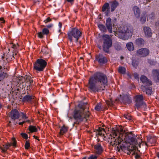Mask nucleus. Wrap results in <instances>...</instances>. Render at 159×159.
<instances>
[{"label": "nucleus", "mask_w": 159, "mask_h": 159, "mask_svg": "<svg viewBox=\"0 0 159 159\" xmlns=\"http://www.w3.org/2000/svg\"><path fill=\"white\" fill-rule=\"evenodd\" d=\"M90 116L89 111L86 110V107L84 106L80 107V109L75 110L73 115V117L75 121L73 124V126L76 127L82 121H87Z\"/></svg>", "instance_id": "nucleus-1"}, {"label": "nucleus", "mask_w": 159, "mask_h": 159, "mask_svg": "<svg viewBox=\"0 0 159 159\" xmlns=\"http://www.w3.org/2000/svg\"><path fill=\"white\" fill-rule=\"evenodd\" d=\"M133 29L130 26H122L119 29L117 34L120 38L124 40H127L132 35Z\"/></svg>", "instance_id": "nucleus-2"}, {"label": "nucleus", "mask_w": 159, "mask_h": 159, "mask_svg": "<svg viewBox=\"0 0 159 159\" xmlns=\"http://www.w3.org/2000/svg\"><path fill=\"white\" fill-rule=\"evenodd\" d=\"M95 80L92 76L90 77L89 80L88 84V90L91 92L96 93L101 90H104V87L101 86L99 84H96Z\"/></svg>", "instance_id": "nucleus-3"}, {"label": "nucleus", "mask_w": 159, "mask_h": 159, "mask_svg": "<svg viewBox=\"0 0 159 159\" xmlns=\"http://www.w3.org/2000/svg\"><path fill=\"white\" fill-rule=\"evenodd\" d=\"M68 39L70 42H75L77 43L79 38L82 35L81 31L76 28H72L67 33Z\"/></svg>", "instance_id": "nucleus-4"}, {"label": "nucleus", "mask_w": 159, "mask_h": 159, "mask_svg": "<svg viewBox=\"0 0 159 159\" xmlns=\"http://www.w3.org/2000/svg\"><path fill=\"white\" fill-rule=\"evenodd\" d=\"M95 80V82L99 83L101 86L104 87L107 85L108 80L107 77L104 74L101 72H97L92 76Z\"/></svg>", "instance_id": "nucleus-5"}, {"label": "nucleus", "mask_w": 159, "mask_h": 159, "mask_svg": "<svg viewBox=\"0 0 159 159\" xmlns=\"http://www.w3.org/2000/svg\"><path fill=\"white\" fill-rule=\"evenodd\" d=\"M103 50L107 53L109 52V48L112 45V40L111 37L107 34H105L102 36Z\"/></svg>", "instance_id": "nucleus-6"}, {"label": "nucleus", "mask_w": 159, "mask_h": 159, "mask_svg": "<svg viewBox=\"0 0 159 159\" xmlns=\"http://www.w3.org/2000/svg\"><path fill=\"white\" fill-rule=\"evenodd\" d=\"M122 137L124 139V142L126 143H128L130 144L131 145L133 146H136L138 145L139 147H140L141 144L139 143V144L136 141V139L133 137L132 133V132L129 133V134H125L122 135Z\"/></svg>", "instance_id": "nucleus-7"}, {"label": "nucleus", "mask_w": 159, "mask_h": 159, "mask_svg": "<svg viewBox=\"0 0 159 159\" xmlns=\"http://www.w3.org/2000/svg\"><path fill=\"white\" fill-rule=\"evenodd\" d=\"M47 65L45 60L41 58L37 59L34 64V69L37 72L43 71Z\"/></svg>", "instance_id": "nucleus-8"}, {"label": "nucleus", "mask_w": 159, "mask_h": 159, "mask_svg": "<svg viewBox=\"0 0 159 159\" xmlns=\"http://www.w3.org/2000/svg\"><path fill=\"white\" fill-rule=\"evenodd\" d=\"M140 80L143 84L146 85H143L141 86V89L143 92H146L147 94H148L149 92V81L148 78L144 75H142L140 77Z\"/></svg>", "instance_id": "nucleus-9"}, {"label": "nucleus", "mask_w": 159, "mask_h": 159, "mask_svg": "<svg viewBox=\"0 0 159 159\" xmlns=\"http://www.w3.org/2000/svg\"><path fill=\"white\" fill-rule=\"evenodd\" d=\"M135 106L139 109L140 107H145L146 105L143 102V97L142 95H136L135 97Z\"/></svg>", "instance_id": "nucleus-10"}, {"label": "nucleus", "mask_w": 159, "mask_h": 159, "mask_svg": "<svg viewBox=\"0 0 159 159\" xmlns=\"http://www.w3.org/2000/svg\"><path fill=\"white\" fill-rule=\"evenodd\" d=\"M126 148L127 149L125 150V152H126L127 154H131L132 155H135L136 159H138L140 158V156L135 152L136 150L137 149V147L131 145L128 146Z\"/></svg>", "instance_id": "nucleus-11"}, {"label": "nucleus", "mask_w": 159, "mask_h": 159, "mask_svg": "<svg viewBox=\"0 0 159 159\" xmlns=\"http://www.w3.org/2000/svg\"><path fill=\"white\" fill-rule=\"evenodd\" d=\"M8 115L12 120L15 121L16 119H18L19 118L20 114L17 109H13L9 113Z\"/></svg>", "instance_id": "nucleus-12"}, {"label": "nucleus", "mask_w": 159, "mask_h": 159, "mask_svg": "<svg viewBox=\"0 0 159 159\" xmlns=\"http://www.w3.org/2000/svg\"><path fill=\"white\" fill-rule=\"evenodd\" d=\"M111 8L108 2L105 3L102 6V11L104 12L105 15L108 16L110 14Z\"/></svg>", "instance_id": "nucleus-13"}, {"label": "nucleus", "mask_w": 159, "mask_h": 159, "mask_svg": "<svg viewBox=\"0 0 159 159\" xmlns=\"http://www.w3.org/2000/svg\"><path fill=\"white\" fill-rule=\"evenodd\" d=\"M137 54L141 57L146 56L148 54V50L145 48H141L137 50Z\"/></svg>", "instance_id": "nucleus-14"}, {"label": "nucleus", "mask_w": 159, "mask_h": 159, "mask_svg": "<svg viewBox=\"0 0 159 159\" xmlns=\"http://www.w3.org/2000/svg\"><path fill=\"white\" fill-rule=\"evenodd\" d=\"M94 148L96 153L100 154L103 151V149L100 143H98L94 146Z\"/></svg>", "instance_id": "nucleus-15"}, {"label": "nucleus", "mask_w": 159, "mask_h": 159, "mask_svg": "<svg viewBox=\"0 0 159 159\" xmlns=\"http://www.w3.org/2000/svg\"><path fill=\"white\" fill-rule=\"evenodd\" d=\"M134 43L136 46L139 47H142L144 45L145 41L143 39L139 38L135 40Z\"/></svg>", "instance_id": "nucleus-16"}, {"label": "nucleus", "mask_w": 159, "mask_h": 159, "mask_svg": "<svg viewBox=\"0 0 159 159\" xmlns=\"http://www.w3.org/2000/svg\"><path fill=\"white\" fill-rule=\"evenodd\" d=\"M124 141V139L122 137V138L121 137V135H120L119 136L118 138H116L115 140V142L116 143L115 145L113 146H116L118 145V146L117 147L118 148H119V146L122 150L123 147L121 145H119L120 144L122 141Z\"/></svg>", "instance_id": "nucleus-17"}, {"label": "nucleus", "mask_w": 159, "mask_h": 159, "mask_svg": "<svg viewBox=\"0 0 159 159\" xmlns=\"http://www.w3.org/2000/svg\"><path fill=\"white\" fill-rule=\"evenodd\" d=\"M96 59L100 64H104L107 62V59L102 55L100 54L96 57Z\"/></svg>", "instance_id": "nucleus-18"}, {"label": "nucleus", "mask_w": 159, "mask_h": 159, "mask_svg": "<svg viewBox=\"0 0 159 159\" xmlns=\"http://www.w3.org/2000/svg\"><path fill=\"white\" fill-rule=\"evenodd\" d=\"M106 26L110 33L112 32L111 19L110 18H108L106 21Z\"/></svg>", "instance_id": "nucleus-19"}, {"label": "nucleus", "mask_w": 159, "mask_h": 159, "mask_svg": "<svg viewBox=\"0 0 159 159\" xmlns=\"http://www.w3.org/2000/svg\"><path fill=\"white\" fill-rule=\"evenodd\" d=\"M8 65V63L4 60H1L0 61V70L2 68L4 69L5 71L7 70Z\"/></svg>", "instance_id": "nucleus-20"}, {"label": "nucleus", "mask_w": 159, "mask_h": 159, "mask_svg": "<svg viewBox=\"0 0 159 159\" xmlns=\"http://www.w3.org/2000/svg\"><path fill=\"white\" fill-rule=\"evenodd\" d=\"M34 97L33 96L25 95L22 98V101L24 102H31L32 100L34 99Z\"/></svg>", "instance_id": "nucleus-21"}, {"label": "nucleus", "mask_w": 159, "mask_h": 159, "mask_svg": "<svg viewBox=\"0 0 159 159\" xmlns=\"http://www.w3.org/2000/svg\"><path fill=\"white\" fill-rule=\"evenodd\" d=\"M133 10L134 12L135 16L137 18H139L140 11L139 8L137 6H134L133 8Z\"/></svg>", "instance_id": "nucleus-22"}, {"label": "nucleus", "mask_w": 159, "mask_h": 159, "mask_svg": "<svg viewBox=\"0 0 159 159\" xmlns=\"http://www.w3.org/2000/svg\"><path fill=\"white\" fill-rule=\"evenodd\" d=\"M111 4V11L112 12L114 11L117 6L119 5V3L116 1H114L110 2Z\"/></svg>", "instance_id": "nucleus-23"}, {"label": "nucleus", "mask_w": 159, "mask_h": 159, "mask_svg": "<svg viewBox=\"0 0 159 159\" xmlns=\"http://www.w3.org/2000/svg\"><path fill=\"white\" fill-rule=\"evenodd\" d=\"M105 132V131L104 128L99 127L97 130L96 134L100 136H103L104 135Z\"/></svg>", "instance_id": "nucleus-24"}, {"label": "nucleus", "mask_w": 159, "mask_h": 159, "mask_svg": "<svg viewBox=\"0 0 159 159\" xmlns=\"http://www.w3.org/2000/svg\"><path fill=\"white\" fill-rule=\"evenodd\" d=\"M68 128L65 125H63L60 129L59 135H62L66 133L68 131Z\"/></svg>", "instance_id": "nucleus-25"}, {"label": "nucleus", "mask_w": 159, "mask_h": 159, "mask_svg": "<svg viewBox=\"0 0 159 159\" xmlns=\"http://www.w3.org/2000/svg\"><path fill=\"white\" fill-rule=\"evenodd\" d=\"M11 145L9 143H7L5 145H3L2 146H0V148L2 151V152H5L11 146Z\"/></svg>", "instance_id": "nucleus-26"}, {"label": "nucleus", "mask_w": 159, "mask_h": 159, "mask_svg": "<svg viewBox=\"0 0 159 159\" xmlns=\"http://www.w3.org/2000/svg\"><path fill=\"white\" fill-rule=\"evenodd\" d=\"M152 73L154 76V79L157 81L159 82V72L158 70H154Z\"/></svg>", "instance_id": "nucleus-27"}, {"label": "nucleus", "mask_w": 159, "mask_h": 159, "mask_svg": "<svg viewBox=\"0 0 159 159\" xmlns=\"http://www.w3.org/2000/svg\"><path fill=\"white\" fill-rule=\"evenodd\" d=\"M30 77L29 76H26V75L25 77H23L22 76L20 78V83H23L24 82H28V80L29 79Z\"/></svg>", "instance_id": "nucleus-28"}, {"label": "nucleus", "mask_w": 159, "mask_h": 159, "mask_svg": "<svg viewBox=\"0 0 159 159\" xmlns=\"http://www.w3.org/2000/svg\"><path fill=\"white\" fill-rule=\"evenodd\" d=\"M126 48L129 51H132L134 50L133 43L132 42H129L126 44Z\"/></svg>", "instance_id": "nucleus-29"}, {"label": "nucleus", "mask_w": 159, "mask_h": 159, "mask_svg": "<svg viewBox=\"0 0 159 159\" xmlns=\"http://www.w3.org/2000/svg\"><path fill=\"white\" fill-rule=\"evenodd\" d=\"M7 75L6 73L1 72L0 73V82L4 80L5 78H7Z\"/></svg>", "instance_id": "nucleus-30"}, {"label": "nucleus", "mask_w": 159, "mask_h": 159, "mask_svg": "<svg viewBox=\"0 0 159 159\" xmlns=\"http://www.w3.org/2000/svg\"><path fill=\"white\" fill-rule=\"evenodd\" d=\"M143 30L145 36L148 37L149 36V28L145 26L143 27Z\"/></svg>", "instance_id": "nucleus-31"}, {"label": "nucleus", "mask_w": 159, "mask_h": 159, "mask_svg": "<svg viewBox=\"0 0 159 159\" xmlns=\"http://www.w3.org/2000/svg\"><path fill=\"white\" fill-rule=\"evenodd\" d=\"M117 130H118V133L120 134L119 136L121 135V137L122 138V135H124L125 134H129V133H124L125 132V131L121 127H120L119 128H118Z\"/></svg>", "instance_id": "nucleus-32"}, {"label": "nucleus", "mask_w": 159, "mask_h": 159, "mask_svg": "<svg viewBox=\"0 0 159 159\" xmlns=\"http://www.w3.org/2000/svg\"><path fill=\"white\" fill-rule=\"evenodd\" d=\"M29 129L31 132H36L38 129L35 126L30 125L29 128Z\"/></svg>", "instance_id": "nucleus-33"}, {"label": "nucleus", "mask_w": 159, "mask_h": 159, "mask_svg": "<svg viewBox=\"0 0 159 159\" xmlns=\"http://www.w3.org/2000/svg\"><path fill=\"white\" fill-rule=\"evenodd\" d=\"M125 68L123 67H119L118 69V72L122 74H125Z\"/></svg>", "instance_id": "nucleus-34"}, {"label": "nucleus", "mask_w": 159, "mask_h": 159, "mask_svg": "<svg viewBox=\"0 0 159 159\" xmlns=\"http://www.w3.org/2000/svg\"><path fill=\"white\" fill-rule=\"evenodd\" d=\"M98 27L100 30L103 32H106L107 31L106 27L105 26L102 24H99L98 25Z\"/></svg>", "instance_id": "nucleus-35"}, {"label": "nucleus", "mask_w": 159, "mask_h": 159, "mask_svg": "<svg viewBox=\"0 0 159 159\" xmlns=\"http://www.w3.org/2000/svg\"><path fill=\"white\" fill-rule=\"evenodd\" d=\"M115 48L117 50H120L121 49V44L118 43H116L115 44Z\"/></svg>", "instance_id": "nucleus-36"}, {"label": "nucleus", "mask_w": 159, "mask_h": 159, "mask_svg": "<svg viewBox=\"0 0 159 159\" xmlns=\"http://www.w3.org/2000/svg\"><path fill=\"white\" fill-rule=\"evenodd\" d=\"M102 104L99 103H98L96 106H95V109L97 111H100L102 108Z\"/></svg>", "instance_id": "nucleus-37"}, {"label": "nucleus", "mask_w": 159, "mask_h": 159, "mask_svg": "<svg viewBox=\"0 0 159 159\" xmlns=\"http://www.w3.org/2000/svg\"><path fill=\"white\" fill-rule=\"evenodd\" d=\"M124 100L125 102L128 104L132 102L130 98L128 96H125L124 98Z\"/></svg>", "instance_id": "nucleus-38"}, {"label": "nucleus", "mask_w": 159, "mask_h": 159, "mask_svg": "<svg viewBox=\"0 0 159 159\" xmlns=\"http://www.w3.org/2000/svg\"><path fill=\"white\" fill-rule=\"evenodd\" d=\"M140 21L142 23H145L146 20V15L144 14L142 16L140 20Z\"/></svg>", "instance_id": "nucleus-39"}, {"label": "nucleus", "mask_w": 159, "mask_h": 159, "mask_svg": "<svg viewBox=\"0 0 159 159\" xmlns=\"http://www.w3.org/2000/svg\"><path fill=\"white\" fill-rule=\"evenodd\" d=\"M124 117H125L127 120H130L132 119V117L129 114H125L124 115Z\"/></svg>", "instance_id": "nucleus-40"}, {"label": "nucleus", "mask_w": 159, "mask_h": 159, "mask_svg": "<svg viewBox=\"0 0 159 159\" xmlns=\"http://www.w3.org/2000/svg\"><path fill=\"white\" fill-rule=\"evenodd\" d=\"M42 33L43 34L47 35L49 33V30L47 28H44L42 30Z\"/></svg>", "instance_id": "nucleus-41"}, {"label": "nucleus", "mask_w": 159, "mask_h": 159, "mask_svg": "<svg viewBox=\"0 0 159 159\" xmlns=\"http://www.w3.org/2000/svg\"><path fill=\"white\" fill-rule=\"evenodd\" d=\"M138 65V62L135 60H134L132 62V65L135 67H136Z\"/></svg>", "instance_id": "nucleus-42"}, {"label": "nucleus", "mask_w": 159, "mask_h": 159, "mask_svg": "<svg viewBox=\"0 0 159 159\" xmlns=\"http://www.w3.org/2000/svg\"><path fill=\"white\" fill-rule=\"evenodd\" d=\"M10 45L11 47L14 49H16L19 46L18 44L17 43L16 44H15L12 43H10Z\"/></svg>", "instance_id": "nucleus-43"}, {"label": "nucleus", "mask_w": 159, "mask_h": 159, "mask_svg": "<svg viewBox=\"0 0 159 159\" xmlns=\"http://www.w3.org/2000/svg\"><path fill=\"white\" fill-rule=\"evenodd\" d=\"M30 147V143L28 141H26L25 143V148L26 149H29Z\"/></svg>", "instance_id": "nucleus-44"}, {"label": "nucleus", "mask_w": 159, "mask_h": 159, "mask_svg": "<svg viewBox=\"0 0 159 159\" xmlns=\"http://www.w3.org/2000/svg\"><path fill=\"white\" fill-rule=\"evenodd\" d=\"M97 157L96 156L92 155L90 156L88 158V159H97Z\"/></svg>", "instance_id": "nucleus-45"}, {"label": "nucleus", "mask_w": 159, "mask_h": 159, "mask_svg": "<svg viewBox=\"0 0 159 159\" xmlns=\"http://www.w3.org/2000/svg\"><path fill=\"white\" fill-rule=\"evenodd\" d=\"M21 135L23 138L25 139H27L28 135L27 134L25 133H22L21 134Z\"/></svg>", "instance_id": "nucleus-46"}, {"label": "nucleus", "mask_w": 159, "mask_h": 159, "mask_svg": "<svg viewBox=\"0 0 159 159\" xmlns=\"http://www.w3.org/2000/svg\"><path fill=\"white\" fill-rule=\"evenodd\" d=\"M116 139L114 137L113 138H111V144L112 146L115 145L116 143L115 142V140Z\"/></svg>", "instance_id": "nucleus-47"}, {"label": "nucleus", "mask_w": 159, "mask_h": 159, "mask_svg": "<svg viewBox=\"0 0 159 159\" xmlns=\"http://www.w3.org/2000/svg\"><path fill=\"white\" fill-rule=\"evenodd\" d=\"M22 119H27L28 117L26 116L25 113L23 112H21Z\"/></svg>", "instance_id": "nucleus-48"}, {"label": "nucleus", "mask_w": 159, "mask_h": 159, "mask_svg": "<svg viewBox=\"0 0 159 159\" xmlns=\"http://www.w3.org/2000/svg\"><path fill=\"white\" fill-rule=\"evenodd\" d=\"M52 20V19L50 18V17H48L45 20H44V22L45 23H47L48 22L51 21Z\"/></svg>", "instance_id": "nucleus-49"}, {"label": "nucleus", "mask_w": 159, "mask_h": 159, "mask_svg": "<svg viewBox=\"0 0 159 159\" xmlns=\"http://www.w3.org/2000/svg\"><path fill=\"white\" fill-rule=\"evenodd\" d=\"M12 141L13 142V143H12L14 147H16V141L14 138H12Z\"/></svg>", "instance_id": "nucleus-50"}, {"label": "nucleus", "mask_w": 159, "mask_h": 159, "mask_svg": "<svg viewBox=\"0 0 159 159\" xmlns=\"http://www.w3.org/2000/svg\"><path fill=\"white\" fill-rule=\"evenodd\" d=\"M43 34L42 32H39L38 33V37L40 38H43Z\"/></svg>", "instance_id": "nucleus-51"}, {"label": "nucleus", "mask_w": 159, "mask_h": 159, "mask_svg": "<svg viewBox=\"0 0 159 159\" xmlns=\"http://www.w3.org/2000/svg\"><path fill=\"white\" fill-rule=\"evenodd\" d=\"M133 75L135 79H139V75L137 73H134L133 74Z\"/></svg>", "instance_id": "nucleus-52"}, {"label": "nucleus", "mask_w": 159, "mask_h": 159, "mask_svg": "<svg viewBox=\"0 0 159 159\" xmlns=\"http://www.w3.org/2000/svg\"><path fill=\"white\" fill-rule=\"evenodd\" d=\"M107 104L109 106H111L112 104V102L111 101L107 100L106 101Z\"/></svg>", "instance_id": "nucleus-53"}, {"label": "nucleus", "mask_w": 159, "mask_h": 159, "mask_svg": "<svg viewBox=\"0 0 159 159\" xmlns=\"http://www.w3.org/2000/svg\"><path fill=\"white\" fill-rule=\"evenodd\" d=\"M152 141V143H155L156 142V139L154 138V139H153L150 137V142Z\"/></svg>", "instance_id": "nucleus-54"}, {"label": "nucleus", "mask_w": 159, "mask_h": 159, "mask_svg": "<svg viewBox=\"0 0 159 159\" xmlns=\"http://www.w3.org/2000/svg\"><path fill=\"white\" fill-rule=\"evenodd\" d=\"M30 122V120H26V121H23L22 122H19V125H22L24 123H25V122Z\"/></svg>", "instance_id": "nucleus-55"}, {"label": "nucleus", "mask_w": 159, "mask_h": 159, "mask_svg": "<svg viewBox=\"0 0 159 159\" xmlns=\"http://www.w3.org/2000/svg\"><path fill=\"white\" fill-rule=\"evenodd\" d=\"M0 21H1V23H4L5 22V20H4L3 18H0Z\"/></svg>", "instance_id": "nucleus-56"}, {"label": "nucleus", "mask_w": 159, "mask_h": 159, "mask_svg": "<svg viewBox=\"0 0 159 159\" xmlns=\"http://www.w3.org/2000/svg\"><path fill=\"white\" fill-rule=\"evenodd\" d=\"M29 81V82L30 84H31V83L33 82V80L30 78L28 80V82Z\"/></svg>", "instance_id": "nucleus-57"}, {"label": "nucleus", "mask_w": 159, "mask_h": 159, "mask_svg": "<svg viewBox=\"0 0 159 159\" xmlns=\"http://www.w3.org/2000/svg\"><path fill=\"white\" fill-rule=\"evenodd\" d=\"M53 26V24H50L49 25H48L47 26H46V27L48 28H51Z\"/></svg>", "instance_id": "nucleus-58"}, {"label": "nucleus", "mask_w": 159, "mask_h": 159, "mask_svg": "<svg viewBox=\"0 0 159 159\" xmlns=\"http://www.w3.org/2000/svg\"><path fill=\"white\" fill-rule=\"evenodd\" d=\"M59 26L60 29L62 27V23L61 22H59Z\"/></svg>", "instance_id": "nucleus-59"}, {"label": "nucleus", "mask_w": 159, "mask_h": 159, "mask_svg": "<svg viewBox=\"0 0 159 159\" xmlns=\"http://www.w3.org/2000/svg\"><path fill=\"white\" fill-rule=\"evenodd\" d=\"M115 135V136L116 137L117 136V132L116 131H114V134H113V136Z\"/></svg>", "instance_id": "nucleus-60"}, {"label": "nucleus", "mask_w": 159, "mask_h": 159, "mask_svg": "<svg viewBox=\"0 0 159 159\" xmlns=\"http://www.w3.org/2000/svg\"><path fill=\"white\" fill-rule=\"evenodd\" d=\"M67 1L69 2H73L74 1V0H66Z\"/></svg>", "instance_id": "nucleus-61"}, {"label": "nucleus", "mask_w": 159, "mask_h": 159, "mask_svg": "<svg viewBox=\"0 0 159 159\" xmlns=\"http://www.w3.org/2000/svg\"><path fill=\"white\" fill-rule=\"evenodd\" d=\"M33 137L35 139H38V137L36 136L35 135H34V136H33Z\"/></svg>", "instance_id": "nucleus-62"}, {"label": "nucleus", "mask_w": 159, "mask_h": 159, "mask_svg": "<svg viewBox=\"0 0 159 159\" xmlns=\"http://www.w3.org/2000/svg\"><path fill=\"white\" fill-rule=\"evenodd\" d=\"M149 92H150V94L151 93H152V90H151L150 89V91H149Z\"/></svg>", "instance_id": "nucleus-63"}, {"label": "nucleus", "mask_w": 159, "mask_h": 159, "mask_svg": "<svg viewBox=\"0 0 159 159\" xmlns=\"http://www.w3.org/2000/svg\"><path fill=\"white\" fill-rule=\"evenodd\" d=\"M107 159H116V158H114V157H111V158H108Z\"/></svg>", "instance_id": "nucleus-64"}]
</instances>
